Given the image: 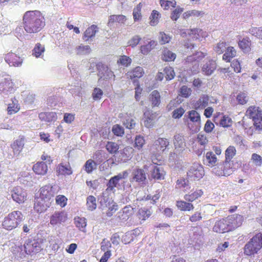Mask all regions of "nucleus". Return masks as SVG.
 <instances>
[{
    "instance_id": "nucleus-26",
    "label": "nucleus",
    "mask_w": 262,
    "mask_h": 262,
    "mask_svg": "<svg viewBox=\"0 0 262 262\" xmlns=\"http://www.w3.org/2000/svg\"><path fill=\"white\" fill-rule=\"evenodd\" d=\"M32 170L36 174L43 176L47 173L48 168L47 165L41 161L35 164L33 166Z\"/></svg>"
},
{
    "instance_id": "nucleus-37",
    "label": "nucleus",
    "mask_w": 262,
    "mask_h": 262,
    "mask_svg": "<svg viewBox=\"0 0 262 262\" xmlns=\"http://www.w3.org/2000/svg\"><path fill=\"white\" fill-rule=\"evenodd\" d=\"M157 45V42L154 40H151L146 45L140 47V51L144 55H147Z\"/></svg>"
},
{
    "instance_id": "nucleus-31",
    "label": "nucleus",
    "mask_w": 262,
    "mask_h": 262,
    "mask_svg": "<svg viewBox=\"0 0 262 262\" xmlns=\"http://www.w3.org/2000/svg\"><path fill=\"white\" fill-rule=\"evenodd\" d=\"M236 54L237 51L233 47L229 46L226 48L223 55V60L227 62H230L231 59L236 56Z\"/></svg>"
},
{
    "instance_id": "nucleus-14",
    "label": "nucleus",
    "mask_w": 262,
    "mask_h": 262,
    "mask_svg": "<svg viewBox=\"0 0 262 262\" xmlns=\"http://www.w3.org/2000/svg\"><path fill=\"white\" fill-rule=\"evenodd\" d=\"M128 172L127 171H124L123 172L119 173L117 175L112 177L107 184L106 190L114 191L115 188L116 187L118 184L119 181L126 178Z\"/></svg>"
},
{
    "instance_id": "nucleus-29",
    "label": "nucleus",
    "mask_w": 262,
    "mask_h": 262,
    "mask_svg": "<svg viewBox=\"0 0 262 262\" xmlns=\"http://www.w3.org/2000/svg\"><path fill=\"white\" fill-rule=\"evenodd\" d=\"M134 154V149L133 147L127 146L124 147L120 151V158L123 162H127L130 160Z\"/></svg>"
},
{
    "instance_id": "nucleus-52",
    "label": "nucleus",
    "mask_w": 262,
    "mask_h": 262,
    "mask_svg": "<svg viewBox=\"0 0 262 262\" xmlns=\"http://www.w3.org/2000/svg\"><path fill=\"white\" fill-rule=\"evenodd\" d=\"M74 223L75 226L81 230H83L86 226V219L84 217L79 216L75 217Z\"/></svg>"
},
{
    "instance_id": "nucleus-8",
    "label": "nucleus",
    "mask_w": 262,
    "mask_h": 262,
    "mask_svg": "<svg viewBox=\"0 0 262 262\" xmlns=\"http://www.w3.org/2000/svg\"><path fill=\"white\" fill-rule=\"evenodd\" d=\"M68 220V214L63 210L56 211L50 216V224L53 226H57L65 223Z\"/></svg>"
},
{
    "instance_id": "nucleus-4",
    "label": "nucleus",
    "mask_w": 262,
    "mask_h": 262,
    "mask_svg": "<svg viewBox=\"0 0 262 262\" xmlns=\"http://www.w3.org/2000/svg\"><path fill=\"white\" fill-rule=\"evenodd\" d=\"M23 215L19 211H14L9 213L2 222V227L7 230H12L17 227L23 220Z\"/></svg>"
},
{
    "instance_id": "nucleus-39",
    "label": "nucleus",
    "mask_w": 262,
    "mask_h": 262,
    "mask_svg": "<svg viewBox=\"0 0 262 262\" xmlns=\"http://www.w3.org/2000/svg\"><path fill=\"white\" fill-rule=\"evenodd\" d=\"M165 171L163 168L160 166H155L151 172V176L154 179H163L165 176Z\"/></svg>"
},
{
    "instance_id": "nucleus-11",
    "label": "nucleus",
    "mask_w": 262,
    "mask_h": 262,
    "mask_svg": "<svg viewBox=\"0 0 262 262\" xmlns=\"http://www.w3.org/2000/svg\"><path fill=\"white\" fill-rule=\"evenodd\" d=\"M213 231L218 233H225L231 231L226 217L221 219L215 223Z\"/></svg>"
},
{
    "instance_id": "nucleus-30",
    "label": "nucleus",
    "mask_w": 262,
    "mask_h": 262,
    "mask_svg": "<svg viewBox=\"0 0 262 262\" xmlns=\"http://www.w3.org/2000/svg\"><path fill=\"white\" fill-rule=\"evenodd\" d=\"M98 31V28L97 25H91L84 31L83 39L86 41H88L90 39L94 37Z\"/></svg>"
},
{
    "instance_id": "nucleus-12",
    "label": "nucleus",
    "mask_w": 262,
    "mask_h": 262,
    "mask_svg": "<svg viewBox=\"0 0 262 262\" xmlns=\"http://www.w3.org/2000/svg\"><path fill=\"white\" fill-rule=\"evenodd\" d=\"M4 59L10 67H19L23 61L19 56L12 52L5 54Z\"/></svg>"
},
{
    "instance_id": "nucleus-23",
    "label": "nucleus",
    "mask_w": 262,
    "mask_h": 262,
    "mask_svg": "<svg viewBox=\"0 0 262 262\" xmlns=\"http://www.w3.org/2000/svg\"><path fill=\"white\" fill-rule=\"evenodd\" d=\"M24 140L23 138L18 139L13 141L11 144L13 155L16 156L19 155L24 147Z\"/></svg>"
},
{
    "instance_id": "nucleus-10",
    "label": "nucleus",
    "mask_w": 262,
    "mask_h": 262,
    "mask_svg": "<svg viewBox=\"0 0 262 262\" xmlns=\"http://www.w3.org/2000/svg\"><path fill=\"white\" fill-rule=\"evenodd\" d=\"M226 218L231 231L242 226L244 220L243 216L238 214L230 215Z\"/></svg>"
},
{
    "instance_id": "nucleus-61",
    "label": "nucleus",
    "mask_w": 262,
    "mask_h": 262,
    "mask_svg": "<svg viewBox=\"0 0 262 262\" xmlns=\"http://www.w3.org/2000/svg\"><path fill=\"white\" fill-rule=\"evenodd\" d=\"M160 193H157L154 195H151L150 194L147 195V196H144L142 199V201H148L150 200V203L152 204H155L160 199Z\"/></svg>"
},
{
    "instance_id": "nucleus-40",
    "label": "nucleus",
    "mask_w": 262,
    "mask_h": 262,
    "mask_svg": "<svg viewBox=\"0 0 262 262\" xmlns=\"http://www.w3.org/2000/svg\"><path fill=\"white\" fill-rule=\"evenodd\" d=\"M149 99L151 102L152 107L158 106L160 105L161 102V96L158 91H153L149 95Z\"/></svg>"
},
{
    "instance_id": "nucleus-46",
    "label": "nucleus",
    "mask_w": 262,
    "mask_h": 262,
    "mask_svg": "<svg viewBox=\"0 0 262 262\" xmlns=\"http://www.w3.org/2000/svg\"><path fill=\"white\" fill-rule=\"evenodd\" d=\"M161 7L165 10L175 8L177 2L175 0H160Z\"/></svg>"
},
{
    "instance_id": "nucleus-55",
    "label": "nucleus",
    "mask_w": 262,
    "mask_h": 262,
    "mask_svg": "<svg viewBox=\"0 0 262 262\" xmlns=\"http://www.w3.org/2000/svg\"><path fill=\"white\" fill-rule=\"evenodd\" d=\"M230 62V66L234 72L236 73H239L241 72L242 66L239 59H234L232 61H231Z\"/></svg>"
},
{
    "instance_id": "nucleus-25",
    "label": "nucleus",
    "mask_w": 262,
    "mask_h": 262,
    "mask_svg": "<svg viewBox=\"0 0 262 262\" xmlns=\"http://www.w3.org/2000/svg\"><path fill=\"white\" fill-rule=\"evenodd\" d=\"M176 205L181 211H190L194 209V206L190 202L184 200L176 201Z\"/></svg>"
},
{
    "instance_id": "nucleus-47",
    "label": "nucleus",
    "mask_w": 262,
    "mask_h": 262,
    "mask_svg": "<svg viewBox=\"0 0 262 262\" xmlns=\"http://www.w3.org/2000/svg\"><path fill=\"white\" fill-rule=\"evenodd\" d=\"M86 207L89 211H93L96 209L97 203L96 198L93 195H89L86 198Z\"/></svg>"
},
{
    "instance_id": "nucleus-63",
    "label": "nucleus",
    "mask_w": 262,
    "mask_h": 262,
    "mask_svg": "<svg viewBox=\"0 0 262 262\" xmlns=\"http://www.w3.org/2000/svg\"><path fill=\"white\" fill-rule=\"evenodd\" d=\"M250 33L251 34L257 38L258 39L262 40V27H253L250 29Z\"/></svg>"
},
{
    "instance_id": "nucleus-43",
    "label": "nucleus",
    "mask_w": 262,
    "mask_h": 262,
    "mask_svg": "<svg viewBox=\"0 0 262 262\" xmlns=\"http://www.w3.org/2000/svg\"><path fill=\"white\" fill-rule=\"evenodd\" d=\"M45 51V46L40 43H37L32 50V55L36 58L41 57Z\"/></svg>"
},
{
    "instance_id": "nucleus-44",
    "label": "nucleus",
    "mask_w": 262,
    "mask_h": 262,
    "mask_svg": "<svg viewBox=\"0 0 262 262\" xmlns=\"http://www.w3.org/2000/svg\"><path fill=\"white\" fill-rule=\"evenodd\" d=\"M236 153V150L235 147L229 146L225 151V160L224 161L230 163L231 160L235 156Z\"/></svg>"
},
{
    "instance_id": "nucleus-36",
    "label": "nucleus",
    "mask_w": 262,
    "mask_h": 262,
    "mask_svg": "<svg viewBox=\"0 0 262 262\" xmlns=\"http://www.w3.org/2000/svg\"><path fill=\"white\" fill-rule=\"evenodd\" d=\"M133 179L137 182H143L146 179V174L144 170L136 169L134 170Z\"/></svg>"
},
{
    "instance_id": "nucleus-58",
    "label": "nucleus",
    "mask_w": 262,
    "mask_h": 262,
    "mask_svg": "<svg viewBox=\"0 0 262 262\" xmlns=\"http://www.w3.org/2000/svg\"><path fill=\"white\" fill-rule=\"evenodd\" d=\"M164 74L167 80L172 79L175 76V72L171 67H166L164 69Z\"/></svg>"
},
{
    "instance_id": "nucleus-51",
    "label": "nucleus",
    "mask_w": 262,
    "mask_h": 262,
    "mask_svg": "<svg viewBox=\"0 0 262 262\" xmlns=\"http://www.w3.org/2000/svg\"><path fill=\"white\" fill-rule=\"evenodd\" d=\"M119 148V145L114 142L108 141L106 145V149L112 154H116Z\"/></svg>"
},
{
    "instance_id": "nucleus-24",
    "label": "nucleus",
    "mask_w": 262,
    "mask_h": 262,
    "mask_svg": "<svg viewBox=\"0 0 262 262\" xmlns=\"http://www.w3.org/2000/svg\"><path fill=\"white\" fill-rule=\"evenodd\" d=\"M151 215V211L150 209L145 207L139 208L136 213V216L140 223L146 220Z\"/></svg>"
},
{
    "instance_id": "nucleus-32",
    "label": "nucleus",
    "mask_w": 262,
    "mask_h": 262,
    "mask_svg": "<svg viewBox=\"0 0 262 262\" xmlns=\"http://www.w3.org/2000/svg\"><path fill=\"white\" fill-rule=\"evenodd\" d=\"M106 207L107 208L105 214L107 217L112 216L118 209V205L113 200L106 202Z\"/></svg>"
},
{
    "instance_id": "nucleus-38",
    "label": "nucleus",
    "mask_w": 262,
    "mask_h": 262,
    "mask_svg": "<svg viewBox=\"0 0 262 262\" xmlns=\"http://www.w3.org/2000/svg\"><path fill=\"white\" fill-rule=\"evenodd\" d=\"M209 97L207 95H202L200 98L197 100L194 106L195 109L204 108L208 105L209 102Z\"/></svg>"
},
{
    "instance_id": "nucleus-33",
    "label": "nucleus",
    "mask_w": 262,
    "mask_h": 262,
    "mask_svg": "<svg viewBox=\"0 0 262 262\" xmlns=\"http://www.w3.org/2000/svg\"><path fill=\"white\" fill-rule=\"evenodd\" d=\"M144 74V72L142 68L140 67H137L133 70L128 71L126 75L131 79H135L136 78H140L142 77Z\"/></svg>"
},
{
    "instance_id": "nucleus-21",
    "label": "nucleus",
    "mask_w": 262,
    "mask_h": 262,
    "mask_svg": "<svg viewBox=\"0 0 262 262\" xmlns=\"http://www.w3.org/2000/svg\"><path fill=\"white\" fill-rule=\"evenodd\" d=\"M173 144L175 149L179 152L183 151L186 147V143L183 136L178 134L174 136Z\"/></svg>"
},
{
    "instance_id": "nucleus-13",
    "label": "nucleus",
    "mask_w": 262,
    "mask_h": 262,
    "mask_svg": "<svg viewBox=\"0 0 262 262\" xmlns=\"http://www.w3.org/2000/svg\"><path fill=\"white\" fill-rule=\"evenodd\" d=\"M57 176H68L73 173V170L69 162H61L56 166Z\"/></svg>"
},
{
    "instance_id": "nucleus-16",
    "label": "nucleus",
    "mask_w": 262,
    "mask_h": 262,
    "mask_svg": "<svg viewBox=\"0 0 262 262\" xmlns=\"http://www.w3.org/2000/svg\"><path fill=\"white\" fill-rule=\"evenodd\" d=\"M214 122L224 128L230 127L232 125V120L228 115H224L223 114L219 113L217 115L214 117Z\"/></svg>"
},
{
    "instance_id": "nucleus-15",
    "label": "nucleus",
    "mask_w": 262,
    "mask_h": 262,
    "mask_svg": "<svg viewBox=\"0 0 262 262\" xmlns=\"http://www.w3.org/2000/svg\"><path fill=\"white\" fill-rule=\"evenodd\" d=\"M134 214V208L130 205L125 206L118 213L117 217L120 222H125Z\"/></svg>"
},
{
    "instance_id": "nucleus-17",
    "label": "nucleus",
    "mask_w": 262,
    "mask_h": 262,
    "mask_svg": "<svg viewBox=\"0 0 262 262\" xmlns=\"http://www.w3.org/2000/svg\"><path fill=\"white\" fill-rule=\"evenodd\" d=\"M11 196L13 200L19 204L24 203L27 200L26 192L20 187H16L14 188Z\"/></svg>"
},
{
    "instance_id": "nucleus-18",
    "label": "nucleus",
    "mask_w": 262,
    "mask_h": 262,
    "mask_svg": "<svg viewBox=\"0 0 262 262\" xmlns=\"http://www.w3.org/2000/svg\"><path fill=\"white\" fill-rule=\"evenodd\" d=\"M238 46L245 54H249L251 51L252 43L249 37H245L238 41Z\"/></svg>"
},
{
    "instance_id": "nucleus-56",
    "label": "nucleus",
    "mask_w": 262,
    "mask_h": 262,
    "mask_svg": "<svg viewBox=\"0 0 262 262\" xmlns=\"http://www.w3.org/2000/svg\"><path fill=\"white\" fill-rule=\"evenodd\" d=\"M188 117L192 122H200L201 117L200 114L196 111L192 110L189 111L188 112Z\"/></svg>"
},
{
    "instance_id": "nucleus-64",
    "label": "nucleus",
    "mask_w": 262,
    "mask_h": 262,
    "mask_svg": "<svg viewBox=\"0 0 262 262\" xmlns=\"http://www.w3.org/2000/svg\"><path fill=\"white\" fill-rule=\"evenodd\" d=\"M183 11V8L178 7L173 10L171 14L170 17L173 20H177L180 17L181 14Z\"/></svg>"
},
{
    "instance_id": "nucleus-20",
    "label": "nucleus",
    "mask_w": 262,
    "mask_h": 262,
    "mask_svg": "<svg viewBox=\"0 0 262 262\" xmlns=\"http://www.w3.org/2000/svg\"><path fill=\"white\" fill-rule=\"evenodd\" d=\"M204 192L201 189H195L191 190L188 193L185 194L184 196L185 200L192 203L203 196Z\"/></svg>"
},
{
    "instance_id": "nucleus-6",
    "label": "nucleus",
    "mask_w": 262,
    "mask_h": 262,
    "mask_svg": "<svg viewBox=\"0 0 262 262\" xmlns=\"http://www.w3.org/2000/svg\"><path fill=\"white\" fill-rule=\"evenodd\" d=\"M246 115L252 119L256 129H262V111L258 107L250 106L246 111Z\"/></svg>"
},
{
    "instance_id": "nucleus-45",
    "label": "nucleus",
    "mask_w": 262,
    "mask_h": 262,
    "mask_svg": "<svg viewBox=\"0 0 262 262\" xmlns=\"http://www.w3.org/2000/svg\"><path fill=\"white\" fill-rule=\"evenodd\" d=\"M126 20L125 16L123 15H112L108 19V24H113L115 23L124 24Z\"/></svg>"
},
{
    "instance_id": "nucleus-54",
    "label": "nucleus",
    "mask_w": 262,
    "mask_h": 262,
    "mask_svg": "<svg viewBox=\"0 0 262 262\" xmlns=\"http://www.w3.org/2000/svg\"><path fill=\"white\" fill-rule=\"evenodd\" d=\"M134 141V147L138 150L141 149L145 143L144 137L141 135L137 136Z\"/></svg>"
},
{
    "instance_id": "nucleus-41",
    "label": "nucleus",
    "mask_w": 262,
    "mask_h": 262,
    "mask_svg": "<svg viewBox=\"0 0 262 262\" xmlns=\"http://www.w3.org/2000/svg\"><path fill=\"white\" fill-rule=\"evenodd\" d=\"M205 158L206 160V165L209 167H214L216 165V163L217 161V159L213 152L212 151H208L206 152L205 155Z\"/></svg>"
},
{
    "instance_id": "nucleus-19",
    "label": "nucleus",
    "mask_w": 262,
    "mask_h": 262,
    "mask_svg": "<svg viewBox=\"0 0 262 262\" xmlns=\"http://www.w3.org/2000/svg\"><path fill=\"white\" fill-rule=\"evenodd\" d=\"M39 243L34 239H28L24 244L25 251L27 254L36 253L39 250Z\"/></svg>"
},
{
    "instance_id": "nucleus-60",
    "label": "nucleus",
    "mask_w": 262,
    "mask_h": 262,
    "mask_svg": "<svg viewBox=\"0 0 262 262\" xmlns=\"http://www.w3.org/2000/svg\"><path fill=\"white\" fill-rule=\"evenodd\" d=\"M171 40V37L164 32H160L159 36V41L161 45L168 43Z\"/></svg>"
},
{
    "instance_id": "nucleus-59",
    "label": "nucleus",
    "mask_w": 262,
    "mask_h": 262,
    "mask_svg": "<svg viewBox=\"0 0 262 262\" xmlns=\"http://www.w3.org/2000/svg\"><path fill=\"white\" fill-rule=\"evenodd\" d=\"M56 204L61 208L64 207L68 202V199L63 195H58L55 198Z\"/></svg>"
},
{
    "instance_id": "nucleus-1",
    "label": "nucleus",
    "mask_w": 262,
    "mask_h": 262,
    "mask_svg": "<svg viewBox=\"0 0 262 262\" xmlns=\"http://www.w3.org/2000/svg\"><path fill=\"white\" fill-rule=\"evenodd\" d=\"M23 27L29 34L37 33L45 26V19L40 11H27L23 16Z\"/></svg>"
},
{
    "instance_id": "nucleus-62",
    "label": "nucleus",
    "mask_w": 262,
    "mask_h": 262,
    "mask_svg": "<svg viewBox=\"0 0 262 262\" xmlns=\"http://www.w3.org/2000/svg\"><path fill=\"white\" fill-rule=\"evenodd\" d=\"M248 96L245 92H240L236 96V100L239 104L244 105L248 102Z\"/></svg>"
},
{
    "instance_id": "nucleus-49",
    "label": "nucleus",
    "mask_w": 262,
    "mask_h": 262,
    "mask_svg": "<svg viewBox=\"0 0 262 262\" xmlns=\"http://www.w3.org/2000/svg\"><path fill=\"white\" fill-rule=\"evenodd\" d=\"M161 17L160 13L157 10H153L149 16V24L152 26H156Z\"/></svg>"
},
{
    "instance_id": "nucleus-48",
    "label": "nucleus",
    "mask_w": 262,
    "mask_h": 262,
    "mask_svg": "<svg viewBox=\"0 0 262 262\" xmlns=\"http://www.w3.org/2000/svg\"><path fill=\"white\" fill-rule=\"evenodd\" d=\"M189 179H188L187 178H181L178 179L176 181V187L178 189H182V188H190V184H189Z\"/></svg>"
},
{
    "instance_id": "nucleus-3",
    "label": "nucleus",
    "mask_w": 262,
    "mask_h": 262,
    "mask_svg": "<svg viewBox=\"0 0 262 262\" xmlns=\"http://www.w3.org/2000/svg\"><path fill=\"white\" fill-rule=\"evenodd\" d=\"M262 248V233L255 234L244 247V253L249 256L258 253Z\"/></svg>"
},
{
    "instance_id": "nucleus-34",
    "label": "nucleus",
    "mask_w": 262,
    "mask_h": 262,
    "mask_svg": "<svg viewBox=\"0 0 262 262\" xmlns=\"http://www.w3.org/2000/svg\"><path fill=\"white\" fill-rule=\"evenodd\" d=\"M216 68V64L213 60H209L202 68V72L206 75H210Z\"/></svg>"
},
{
    "instance_id": "nucleus-27",
    "label": "nucleus",
    "mask_w": 262,
    "mask_h": 262,
    "mask_svg": "<svg viewBox=\"0 0 262 262\" xmlns=\"http://www.w3.org/2000/svg\"><path fill=\"white\" fill-rule=\"evenodd\" d=\"M188 35L193 39H200L201 38H205L207 36V33L202 29H187Z\"/></svg>"
},
{
    "instance_id": "nucleus-28",
    "label": "nucleus",
    "mask_w": 262,
    "mask_h": 262,
    "mask_svg": "<svg viewBox=\"0 0 262 262\" xmlns=\"http://www.w3.org/2000/svg\"><path fill=\"white\" fill-rule=\"evenodd\" d=\"M20 106L18 103V101L15 97L11 99V103L8 104L7 108V114L11 115L17 113L20 110Z\"/></svg>"
},
{
    "instance_id": "nucleus-42",
    "label": "nucleus",
    "mask_w": 262,
    "mask_h": 262,
    "mask_svg": "<svg viewBox=\"0 0 262 262\" xmlns=\"http://www.w3.org/2000/svg\"><path fill=\"white\" fill-rule=\"evenodd\" d=\"M176 58V54L172 53L171 51L167 48H165L162 54L161 58L164 61H174Z\"/></svg>"
},
{
    "instance_id": "nucleus-50",
    "label": "nucleus",
    "mask_w": 262,
    "mask_h": 262,
    "mask_svg": "<svg viewBox=\"0 0 262 262\" xmlns=\"http://www.w3.org/2000/svg\"><path fill=\"white\" fill-rule=\"evenodd\" d=\"M142 7V4L141 3H140L137 6L134 8L133 10V18L135 21H138L141 19L142 18V14H141V9Z\"/></svg>"
},
{
    "instance_id": "nucleus-57",
    "label": "nucleus",
    "mask_w": 262,
    "mask_h": 262,
    "mask_svg": "<svg viewBox=\"0 0 262 262\" xmlns=\"http://www.w3.org/2000/svg\"><path fill=\"white\" fill-rule=\"evenodd\" d=\"M132 61V59L126 55H122L120 57L119 60L117 61V63L118 64L127 67L130 65Z\"/></svg>"
},
{
    "instance_id": "nucleus-35",
    "label": "nucleus",
    "mask_w": 262,
    "mask_h": 262,
    "mask_svg": "<svg viewBox=\"0 0 262 262\" xmlns=\"http://www.w3.org/2000/svg\"><path fill=\"white\" fill-rule=\"evenodd\" d=\"M39 118L41 121L50 122L57 119V115L55 112H42L39 114Z\"/></svg>"
},
{
    "instance_id": "nucleus-7",
    "label": "nucleus",
    "mask_w": 262,
    "mask_h": 262,
    "mask_svg": "<svg viewBox=\"0 0 262 262\" xmlns=\"http://www.w3.org/2000/svg\"><path fill=\"white\" fill-rule=\"evenodd\" d=\"M232 171L231 164L226 161H224L223 163L216 165L213 169V172L219 177L229 176L232 174Z\"/></svg>"
},
{
    "instance_id": "nucleus-2",
    "label": "nucleus",
    "mask_w": 262,
    "mask_h": 262,
    "mask_svg": "<svg viewBox=\"0 0 262 262\" xmlns=\"http://www.w3.org/2000/svg\"><path fill=\"white\" fill-rule=\"evenodd\" d=\"M54 196V192L52 186L48 185L41 187L39 196L34 203V210L39 213L46 211L53 202Z\"/></svg>"
},
{
    "instance_id": "nucleus-9",
    "label": "nucleus",
    "mask_w": 262,
    "mask_h": 262,
    "mask_svg": "<svg viewBox=\"0 0 262 262\" xmlns=\"http://www.w3.org/2000/svg\"><path fill=\"white\" fill-rule=\"evenodd\" d=\"M169 145L167 139L165 138H159L156 140L151 146V149L154 152L160 154L163 153Z\"/></svg>"
},
{
    "instance_id": "nucleus-22",
    "label": "nucleus",
    "mask_w": 262,
    "mask_h": 262,
    "mask_svg": "<svg viewBox=\"0 0 262 262\" xmlns=\"http://www.w3.org/2000/svg\"><path fill=\"white\" fill-rule=\"evenodd\" d=\"M206 55V54L202 52H197L195 54L191 56H189L186 59V62L188 63H191L195 62L194 66H196L195 72H198L199 70V61L200 60L204 58Z\"/></svg>"
},
{
    "instance_id": "nucleus-53",
    "label": "nucleus",
    "mask_w": 262,
    "mask_h": 262,
    "mask_svg": "<svg viewBox=\"0 0 262 262\" xmlns=\"http://www.w3.org/2000/svg\"><path fill=\"white\" fill-rule=\"evenodd\" d=\"M96 163L92 159H89L86 161L84 164L85 170L88 173H91L96 168Z\"/></svg>"
},
{
    "instance_id": "nucleus-5",
    "label": "nucleus",
    "mask_w": 262,
    "mask_h": 262,
    "mask_svg": "<svg viewBox=\"0 0 262 262\" xmlns=\"http://www.w3.org/2000/svg\"><path fill=\"white\" fill-rule=\"evenodd\" d=\"M205 175V171L202 165L198 162L192 163L188 168L186 177L190 181H199Z\"/></svg>"
}]
</instances>
